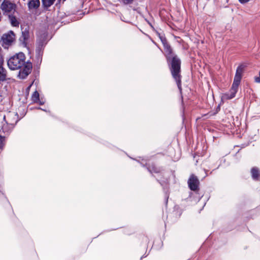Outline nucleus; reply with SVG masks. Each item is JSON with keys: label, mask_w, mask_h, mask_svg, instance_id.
Listing matches in <instances>:
<instances>
[{"label": "nucleus", "mask_w": 260, "mask_h": 260, "mask_svg": "<svg viewBox=\"0 0 260 260\" xmlns=\"http://www.w3.org/2000/svg\"><path fill=\"white\" fill-rule=\"evenodd\" d=\"M8 66L11 70L20 69L18 75L20 79H25L30 74L32 65L30 61H25V54L19 52L11 57L7 61Z\"/></svg>", "instance_id": "nucleus-1"}, {"label": "nucleus", "mask_w": 260, "mask_h": 260, "mask_svg": "<svg viewBox=\"0 0 260 260\" xmlns=\"http://www.w3.org/2000/svg\"><path fill=\"white\" fill-rule=\"evenodd\" d=\"M169 63V69L173 78L175 80L178 88L181 92V60L177 55L173 56H168L167 58Z\"/></svg>", "instance_id": "nucleus-2"}, {"label": "nucleus", "mask_w": 260, "mask_h": 260, "mask_svg": "<svg viewBox=\"0 0 260 260\" xmlns=\"http://www.w3.org/2000/svg\"><path fill=\"white\" fill-rule=\"evenodd\" d=\"M241 78L235 76L232 87L228 93H225L223 97L224 99L230 100L234 98L238 91V86L240 83Z\"/></svg>", "instance_id": "nucleus-3"}, {"label": "nucleus", "mask_w": 260, "mask_h": 260, "mask_svg": "<svg viewBox=\"0 0 260 260\" xmlns=\"http://www.w3.org/2000/svg\"><path fill=\"white\" fill-rule=\"evenodd\" d=\"M189 188L194 192L197 194L199 190L200 181L198 177L194 174H191L187 181Z\"/></svg>", "instance_id": "nucleus-4"}, {"label": "nucleus", "mask_w": 260, "mask_h": 260, "mask_svg": "<svg viewBox=\"0 0 260 260\" xmlns=\"http://www.w3.org/2000/svg\"><path fill=\"white\" fill-rule=\"evenodd\" d=\"M3 46H9L15 40V35L12 30L9 31L7 33L4 34L2 37Z\"/></svg>", "instance_id": "nucleus-5"}, {"label": "nucleus", "mask_w": 260, "mask_h": 260, "mask_svg": "<svg viewBox=\"0 0 260 260\" xmlns=\"http://www.w3.org/2000/svg\"><path fill=\"white\" fill-rule=\"evenodd\" d=\"M16 5L8 0H4L1 6V9L5 13L11 12L15 8Z\"/></svg>", "instance_id": "nucleus-6"}, {"label": "nucleus", "mask_w": 260, "mask_h": 260, "mask_svg": "<svg viewBox=\"0 0 260 260\" xmlns=\"http://www.w3.org/2000/svg\"><path fill=\"white\" fill-rule=\"evenodd\" d=\"M29 38V31L26 28L22 31V34L19 38V41L24 47L27 44Z\"/></svg>", "instance_id": "nucleus-7"}, {"label": "nucleus", "mask_w": 260, "mask_h": 260, "mask_svg": "<svg viewBox=\"0 0 260 260\" xmlns=\"http://www.w3.org/2000/svg\"><path fill=\"white\" fill-rule=\"evenodd\" d=\"M3 62L0 61V83L4 82L7 80V72L3 67Z\"/></svg>", "instance_id": "nucleus-8"}, {"label": "nucleus", "mask_w": 260, "mask_h": 260, "mask_svg": "<svg viewBox=\"0 0 260 260\" xmlns=\"http://www.w3.org/2000/svg\"><path fill=\"white\" fill-rule=\"evenodd\" d=\"M251 173L253 180L258 181L260 179V171L257 168H252L251 170Z\"/></svg>", "instance_id": "nucleus-9"}, {"label": "nucleus", "mask_w": 260, "mask_h": 260, "mask_svg": "<svg viewBox=\"0 0 260 260\" xmlns=\"http://www.w3.org/2000/svg\"><path fill=\"white\" fill-rule=\"evenodd\" d=\"M27 5L29 10L37 9L40 5V0H30Z\"/></svg>", "instance_id": "nucleus-10"}, {"label": "nucleus", "mask_w": 260, "mask_h": 260, "mask_svg": "<svg viewBox=\"0 0 260 260\" xmlns=\"http://www.w3.org/2000/svg\"><path fill=\"white\" fill-rule=\"evenodd\" d=\"M163 46L164 47V50L166 53V58L168 56H173V55H175V54H173L172 49L168 42L163 44Z\"/></svg>", "instance_id": "nucleus-11"}, {"label": "nucleus", "mask_w": 260, "mask_h": 260, "mask_svg": "<svg viewBox=\"0 0 260 260\" xmlns=\"http://www.w3.org/2000/svg\"><path fill=\"white\" fill-rule=\"evenodd\" d=\"M9 19L13 26L18 27L19 26V23L15 16L13 15H9Z\"/></svg>", "instance_id": "nucleus-12"}, {"label": "nucleus", "mask_w": 260, "mask_h": 260, "mask_svg": "<svg viewBox=\"0 0 260 260\" xmlns=\"http://www.w3.org/2000/svg\"><path fill=\"white\" fill-rule=\"evenodd\" d=\"M147 169L149 172H150L151 173H160L161 171L160 168L156 167L153 164L149 165Z\"/></svg>", "instance_id": "nucleus-13"}, {"label": "nucleus", "mask_w": 260, "mask_h": 260, "mask_svg": "<svg viewBox=\"0 0 260 260\" xmlns=\"http://www.w3.org/2000/svg\"><path fill=\"white\" fill-rule=\"evenodd\" d=\"M44 47V43L43 41L39 42L38 43V46L36 49V53L38 56H40L42 55L43 52L42 50Z\"/></svg>", "instance_id": "nucleus-14"}, {"label": "nucleus", "mask_w": 260, "mask_h": 260, "mask_svg": "<svg viewBox=\"0 0 260 260\" xmlns=\"http://www.w3.org/2000/svg\"><path fill=\"white\" fill-rule=\"evenodd\" d=\"M244 71V66L243 65H240L238 67L236 70V74L235 76H238L242 78V74Z\"/></svg>", "instance_id": "nucleus-15"}, {"label": "nucleus", "mask_w": 260, "mask_h": 260, "mask_svg": "<svg viewBox=\"0 0 260 260\" xmlns=\"http://www.w3.org/2000/svg\"><path fill=\"white\" fill-rule=\"evenodd\" d=\"M55 0H42V5L45 8H48L52 5Z\"/></svg>", "instance_id": "nucleus-16"}, {"label": "nucleus", "mask_w": 260, "mask_h": 260, "mask_svg": "<svg viewBox=\"0 0 260 260\" xmlns=\"http://www.w3.org/2000/svg\"><path fill=\"white\" fill-rule=\"evenodd\" d=\"M31 99L35 103H38L39 101V93L37 91H36L33 93Z\"/></svg>", "instance_id": "nucleus-17"}, {"label": "nucleus", "mask_w": 260, "mask_h": 260, "mask_svg": "<svg viewBox=\"0 0 260 260\" xmlns=\"http://www.w3.org/2000/svg\"><path fill=\"white\" fill-rule=\"evenodd\" d=\"M135 0H119V1L125 5L132 4Z\"/></svg>", "instance_id": "nucleus-18"}, {"label": "nucleus", "mask_w": 260, "mask_h": 260, "mask_svg": "<svg viewBox=\"0 0 260 260\" xmlns=\"http://www.w3.org/2000/svg\"><path fill=\"white\" fill-rule=\"evenodd\" d=\"M157 34L162 44L167 42L165 37L161 35L159 33H157Z\"/></svg>", "instance_id": "nucleus-19"}, {"label": "nucleus", "mask_w": 260, "mask_h": 260, "mask_svg": "<svg viewBox=\"0 0 260 260\" xmlns=\"http://www.w3.org/2000/svg\"><path fill=\"white\" fill-rule=\"evenodd\" d=\"M4 140L5 137L0 136V148H2L4 146Z\"/></svg>", "instance_id": "nucleus-20"}, {"label": "nucleus", "mask_w": 260, "mask_h": 260, "mask_svg": "<svg viewBox=\"0 0 260 260\" xmlns=\"http://www.w3.org/2000/svg\"><path fill=\"white\" fill-rule=\"evenodd\" d=\"M254 81L256 83H260V71L259 73V76L258 77H255L254 78Z\"/></svg>", "instance_id": "nucleus-21"}, {"label": "nucleus", "mask_w": 260, "mask_h": 260, "mask_svg": "<svg viewBox=\"0 0 260 260\" xmlns=\"http://www.w3.org/2000/svg\"><path fill=\"white\" fill-rule=\"evenodd\" d=\"M238 1L242 4H244L247 3L248 2H249L250 1V0H238Z\"/></svg>", "instance_id": "nucleus-22"}, {"label": "nucleus", "mask_w": 260, "mask_h": 260, "mask_svg": "<svg viewBox=\"0 0 260 260\" xmlns=\"http://www.w3.org/2000/svg\"><path fill=\"white\" fill-rule=\"evenodd\" d=\"M202 197V196H201L200 195H198V197L195 200V201L196 202H199L200 200V199H201Z\"/></svg>", "instance_id": "nucleus-23"}, {"label": "nucleus", "mask_w": 260, "mask_h": 260, "mask_svg": "<svg viewBox=\"0 0 260 260\" xmlns=\"http://www.w3.org/2000/svg\"><path fill=\"white\" fill-rule=\"evenodd\" d=\"M40 105H43L44 104V102H40Z\"/></svg>", "instance_id": "nucleus-24"}, {"label": "nucleus", "mask_w": 260, "mask_h": 260, "mask_svg": "<svg viewBox=\"0 0 260 260\" xmlns=\"http://www.w3.org/2000/svg\"><path fill=\"white\" fill-rule=\"evenodd\" d=\"M191 194H192V193H190V196H191Z\"/></svg>", "instance_id": "nucleus-25"}]
</instances>
